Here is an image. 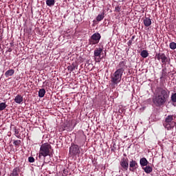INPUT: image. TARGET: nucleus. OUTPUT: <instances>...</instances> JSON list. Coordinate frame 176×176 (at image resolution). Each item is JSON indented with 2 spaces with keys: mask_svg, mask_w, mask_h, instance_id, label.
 <instances>
[{
  "mask_svg": "<svg viewBox=\"0 0 176 176\" xmlns=\"http://www.w3.org/2000/svg\"><path fill=\"white\" fill-rule=\"evenodd\" d=\"M170 92L163 88H157L156 90L155 97L153 99V102L156 107H162L167 102Z\"/></svg>",
  "mask_w": 176,
  "mask_h": 176,
  "instance_id": "f257e3e1",
  "label": "nucleus"
},
{
  "mask_svg": "<svg viewBox=\"0 0 176 176\" xmlns=\"http://www.w3.org/2000/svg\"><path fill=\"white\" fill-rule=\"evenodd\" d=\"M176 118V116L174 115H169L166 116L165 120L164 121V126L166 130H173L175 126L176 122H174V120Z\"/></svg>",
  "mask_w": 176,
  "mask_h": 176,
  "instance_id": "f03ea898",
  "label": "nucleus"
},
{
  "mask_svg": "<svg viewBox=\"0 0 176 176\" xmlns=\"http://www.w3.org/2000/svg\"><path fill=\"white\" fill-rule=\"evenodd\" d=\"M52 146L48 143H45L41 145L39 151V157L41 156H43V157H46V156H49L50 155V148Z\"/></svg>",
  "mask_w": 176,
  "mask_h": 176,
  "instance_id": "7ed1b4c3",
  "label": "nucleus"
},
{
  "mask_svg": "<svg viewBox=\"0 0 176 176\" xmlns=\"http://www.w3.org/2000/svg\"><path fill=\"white\" fill-rule=\"evenodd\" d=\"M123 76V72H120V70H116L113 76H111V83L113 85H118V83H120V80H122V76Z\"/></svg>",
  "mask_w": 176,
  "mask_h": 176,
  "instance_id": "20e7f679",
  "label": "nucleus"
},
{
  "mask_svg": "<svg viewBox=\"0 0 176 176\" xmlns=\"http://www.w3.org/2000/svg\"><path fill=\"white\" fill-rule=\"evenodd\" d=\"M155 58L158 60V61H161V63H162V67H164V65L166 66L167 63L170 61V59L167 58L166 54L162 52L157 53L155 54Z\"/></svg>",
  "mask_w": 176,
  "mask_h": 176,
  "instance_id": "39448f33",
  "label": "nucleus"
},
{
  "mask_svg": "<svg viewBox=\"0 0 176 176\" xmlns=\"http://www.w3.org/2000/svg\"><path fill=\"white\" fill-rule=\"evenodd\" d=\"M101 39V34L100 33H94L89 40V45H97Z\"/></svg>",
  "mask_w": 176,
  "mask_h": 176,
  "instance_id": "423d86ee",
  "label": "nucleus"
},
{
  "mask_svg": "<svg viewBox=\"0 0 176 176\" xmlns=\"http://www.w3.org/2000/svg\"><path fill=\"white\" fill-rule=\"evenodd\" d=\"M80 153V148H79V146L74 143H72L71 146L69 148V154L76 155H79Z\"/></svg>",
  "mask_w": 176,
  "mask_h": 176,
  "instance_id": "0eeeda50",
  "label": "nucleus"
},
{
  "mask_svg": "<svg viewBox=\"0 0 176 176\" xmlns=\"http://www.w3.org/2000/svg\"><path fill=\"white\" fill-rule=\"evenodd\" d=\"M101 53H102V48H96L94 50V57L96 63L101 61Z\"/></svg>",
  "mask_w": 176,
  "mask_h": 176,
  "instance_id": "6e6552de",
  "label": "nucleus"
},
{
  "mask_svg": "<svg viewBox=\"0 0 176 176\" xmlns=\"http://www.w3.org/2000/svg\"><path fill=\"white\" fill-rule=\"evenodd\" d=\"M120 165L123 170L127 171L129 169V159L123 157L120 162Z\"/></svg>",
  "mask_w": 176,
  "mask_h": 176,
  "instance_id": "1a4fd4ad",
  "label": "nucleus"
},
{
  "mask_svg": "<svg viewBox=\"0 0 176 176\" xmlns=\"http://www.w3.org/2000/svg\"><path fill=\"white\" fill-rule=\"evenodd\" d=\"M126 68H127V65H126V60H122L117 66V71L123 73L124 72V69H126Z\"/></svg>",
  "mask_w": 176,
  "mask_h": 176,
  "instance_id": "9d476101",
  "label": "nucleus"
},
{
  "mask_svg": "<svg viewBox=\"0 0 176 176\" xmlns=\"http://www.w3.org/2000/svg\"><path fill=\"white\" fill-rule=\"evenodd\" d=\"M129 170L130 171H134V170H137L138 168V164L137 163V161L132 160L129 162Z\"/></svg>",
  "mask_w": 176,
  "mask_h": 176,
  "instance_id": "9b49d317",
  "label": "nucleus"
},
{
  "mask_svg": "<svg viewBox=\"0 0 176 176\" xmlns=\"http://www.w3.org/2000/svg\"><path fill=\"white\" fill-rule=\"evenodd\" d=\"M20 171L19 167L14 168L12 172L10 174V176H19Z\"/></svg>",
  "mask_w": 176,
  "mask_h": 176,
  "instance_id": "f8f14e48",
  "label": "nucleus"
},
{
  "mask_svg": "<svg viewBox=\"0 0 176 176\" xmlns=\"http://www.w3.org/2000/svg\"><path fill=\"white\" fill-rule=\"evenodd\" d=\"M148 160L145 157H142L140 160V164L142 167H145V166H148Z\"/></svg>",
  "mask_w": 176,
  "mask_h": 176,
  "instance_id": "ddd939ff",
  "label": "nucleus"
},
{
  "mask_svg": "<svg viewBox=\"0 0 176 176\" xmlns=\"http://www.w3.org/2000/svg\"><path fill=\"white\" fill-rule=\"evenodd\" d=\"M14 101L16 104H21L23 102V96L21 95H17L14 98Z\"/></svg>",
  "mask_w": 176,
  "mask_h": 176,
  "instance_id": "4468645a",
  "label": "nucleus"
},
{
  "mask_svg": "<svg viewBox=\"0 0 176 176\" xmlns=\"http://www.w3.org/2000/svg\"><path fill=\"white\" fill-rule=\"evenodd\" d=\"M144 24L145 27H149V25H151V24H152V21H151V19L146 17L144 19Z\"/></svg>",
  "mask_w": 176,
  "mask_h": 176,
  "instance_id": "2eb2a0df",
  "label": "nucleus"
},
{
  "mask_svg": "<svg viewBox=\"0 0 176 176\" xmlns=\"http://www.w3.org/2000/svg\"><path fill=\"white\" fill-rule=\"evenodd\" d=\"M142 168L146 174H151V173H152L153 171L152 167H151L150 166H146V167H143Z\"/></svg>",
  "mask_w": 176,
  "mask_h": 176,
  "instance_id": "dca6fc26",
  "label": "nucleus"
},
{
  "mask_svg": "<svg viewBox=\"0 0 176 176\" xmlns=\"http://www.w3.org/2000/svg\"><path fill=\"white\" fill-rule=\"evenodd\" d=\"M14 74V70L11 69L5 73V76H6V78H9V76H13Z\"/></svg>",
  "mask_w": 176,
  "mask_h": 176,
  "instance_id": "f3484780",
  "label": "nucleus"
},
{
  "mask_svg": "<svg viewBox=\"0 0 176 176\" xmlns=\"http://www.w3.org/2000/svg\"><path fill=\"white\" fill-rule=\"evenodd\" d=\"M45 94H46V90H45V89H41L38 91V97L41 98L45 97Z\"/></svg>",
  "mask_w": 176,
  "mask_h": 176,
  "instance_id": "a211bd4d",
  "label": "nucleus"
},
{
  "mask_svg": "<svg viewBox=\"0 0 176 176\" xmlns=\"http://www.w3.org/2000/svg\"><path fill=\"white\" fill-rule=\"evenodd\" d=\"M56 1L54 0H46V5L47 6H54Z\"/></svg>",
  "mask_w": 176,
  "mask_h": 176,
  "instance_id": "6ab92c4d",
  "label": "nucleus"
},
{
  "mask_svg": "<svg viewBox=\"0 0 176 176\" xmlns=\"http://www.w3.org/2000/svg\"><path fill=\"white\" fill-rule=\"evenodd\" d=\"M140 55L142 56V57H143V58H146V57H148V51L146 50H143L142 51Z\"/></svg>",
  "mask_w": 176,
  "mask_h": 176,
  "instance_id": "aec40b11",
  "label": "nucleus"
},
{
  "mask_svg": "<svg viewBox=\"0 0 176 176\" xmlns=\"http://www.w3.org/2000/svg\"><path fill=\"white\" fill-rule=\"evenodd\" d=\"M104 13L101 14H98V16L96 17V21H101L102 20H104Z\"/></svg>",
  "mask_w": 176,
  "mask_h": 176,
  "instance_id": "412c9836",
  "label": "nucleus"
},
{
  "mask_svg": "<svg viewBox=\"0 0 176 176\" xmlns=\"http://www.w3.org/2000/svg\"><path fill=\"white\" fill-rule=\"evenodd\" d=\"M6 107H8L6 103L5 102L0 103V111H3V109H5Z\"/></svg>",
  "mask_w": 176,
  "mask_h": 176,
  "instance_id": "4be33fe9",
  "label": "nucleus"
},
{
  "mask_svg": "<svg viewBox=\"0 0 176 176\" xmlns=\"http://www.w3.org/2000/svg\"><path fill=\"white\" fill-rule=\"evenodd\" d=\"M170 48L172 49V50H175L176 49V43L175 42H172L169 45Z\"/></svg>",
  "mask_w": 176,
  "mask_h": 176,
  "instance_id": "5701e85b",
  "label": "nucleus"
},
{
  "mask_svg": "<svg viewBox=\"0 0 176 176\" xmlns=\"http://www.w3.org/2000/svg\"><path fill=\"white\" fill-rule=\"evenodd\" d=\"M75 68H76V66L75 65V63H72L71 66H69V71H70V72H72V71H74V69H75Z\"/></svg>",
  "mask_w": 176,
  "mask_h": 176,
  "instance_id": "b1692460",
  "label": "nucleus"
},
{
  "mask_svg": "<svg viewBox=\"0 0 176 176\" xmlns=\"http://www.w3.org/2000/svg\"><path fill=\"white\" fill-rule=\"evenodd\" d=\"M167 68L164 67V69H162V74L161 78H164L166 75H167Z\"/></svg>",
  "mask_w": 176,
  "mask_h": 176,
  "instance_id": "393cba45",
  "label": "nucleus"
},
{
  "mask_svg": "<svg viewBox=\"0 0 176 176\" xmlns=\"http://www.w3.org/2000/svg\"><path fill=\"white\" fill-rule=\"evenodd\" d=\"M171 101L172 102H176V93L171 95Z\"/></svg>",
  "mask_w": 176,
  "mask_h": 176,
  "instance_id": "a878e982",
  "label": "nucleus"
},
{
  "mask_svg": "<svg viewBox=\"0 0 176 176\" xmlns=\"http://www.w3.org/2000/svg\"><path fill=\"white\" fill-rule=\"evenodd\" d=\"M13 144L15 145V146H19V145L21 144V140H14Z\"/></svg>",
  "mask_w": 176,
  "mask_h": 176,
  "instance_id": "bb28decb",
  "label": "nucleus"
},
{
  "mask_svg": "<svg viewBox=\"0 0 176 176\" xmlns=\"http://www.w3.org/2000/svg\"><path fill=\"white\" fill-rule=\"evenodd\" d=\"M28 162L29 163H34V162H35V158L33 157H29Z\"/></svg>",
  "mask_w": 176,
  "mask_h": 176,
  "instance_id": "cd10ccee",
  "label": "nucleus"
},
{
  "mask_svg": "<svg viewBox=\"0 0 176 176\" xmlns=\"http://www.w3.org/2000/svg\"><path fill=\"white\" fill-rule=\"evenodd\" d=\"M14 131L16 135H19V133H20V131H19L16 126L14 127Z\"/></svg>",
  "mask_w": 176,
  "mask_h": 176,
  "instance_id": "c85d7f7f",
  "label": "nucleus"
},
{
  "mask_svg": "<svg viewBox=\"0 0 176 176\" xmlns=\"http://www.w3.org/2000/svg\"><path fill=\"white\" fill-rule=\"evenodd\" d=\"M116 10H117V12H120V6L116 7Z\"/></svg>",
  "mask_w": 176,
  "mask_h": 176,
  "instance_id": "c756f323",
  "label": "nucleus"
},
{
  "mask_svg": "<svg viewBox=\"0 0 176 176\" xmlns=\"http://www.w3.org/2000/svg\"><path fill=\"white\" fill-rule=\"evenodd\" d=\"M8 52H12V48H9V49H8Z\"/></svg>",
  "mask_w": 176,
  "mask_h": 176,
  "instance_id": "7c9ffc66",
  "label": "nucleus"
},
{
  "mask_svg": "<svg viewBox=\"0 0 176 176\" xmlns=\"http://www.w3.org/2000/svg\"><path fill=\"white\" fill-rule=\"evenodd\" d=\"M124 156H126V154H124Z\"/></svg>",
  "mask_w": 176,
  "mask_h": 176,
  "instance_id": "2f4dec72",
  "label": "nucleus"
},
{
  "mask_svg": "<svg viewBox=\"0 0 176 176\" xmlns=\"http://www.w3.org/2000/svg\"><path fill=\"white\" fill-rule=\"evenodd\" d=\"M129 43H131V42L129 41Z\"/></svg>",
  "mask_w": 176,
  "mask_h": 176,
  "instance_id": "473e14b6",
  "label": "nucleus"
}]
</instances>
